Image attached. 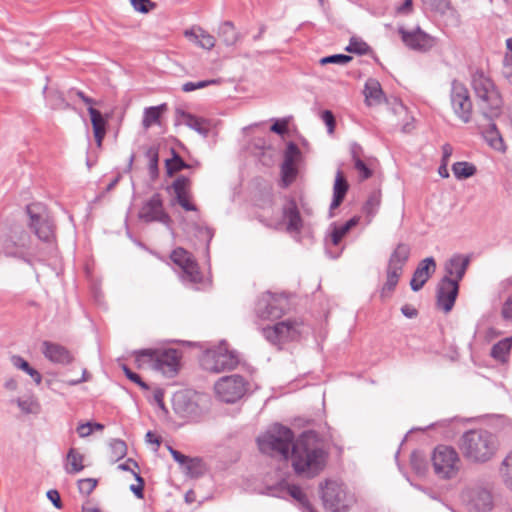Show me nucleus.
I'll list each match as a JSON object with an SVG mask.
<instances>
[{"mask_svg":"<svg viewBox=\"0 0 512 512\" xmlns=\"http://www.w3.org/2000/svg\"><path fill=\"white\" fill-rule=\"evenodd\" d=\"M326 453L314 432H305L295 441L291 451V461L298 475L312 478L323 470Z\"/></svg>","mask_w":512,"mask_h":512,"instance_id":"1","label":"nucleus"},{"mask_svg":"<svg viewBox=\"0 0 512 512\" xmlns=\"http://www.w3.org/2000/svg\"><path fill=\"white\" fill-rule=\"evenodd\" d=\"M497 437L484 429L466 431L460 438L459 448L463 457L475 464L490 461L498 450Z\"/></svg>","mask_w":512,"mask_h":512,"instance_id":"2","label":"nucleus"},{"mask_svg":"<svg viewBox=\"0 0 512 512\" xmlns=\"http://www.w3.org/2000/svg\"><path fill=\"white\" fill-rule=\"evenodd\" d=\"M472 87L481 114L489 120L497 118L501 114L503 100L494 82L482 71H477L472 77Z\"/></svg>","mask_w":512,"mask_h":512,"instance_id":"3","label":"nucleus"},{"mask_svg":"<svg viewBox=\"0 0 512 512\" xmlns=\"http://www.w3.org/2000/svg\"><path fill=\"white\" fill-rule=\"evenodd\" d=\"M0 252L6 257L32 265L34 251L29 233L22 227H13L8 232L0 231Z\"/></svg>","mask_w":512,"mask_h":512,"instance_id":"4","label":"nucleus"},{"mask_svg":"<svg viewBox=\"0 0 512 512\" xmlns=\"http://www.w3.org/2000/svg\"><path fill=\"white\" fill-rule=\"evenodd\" d=\"M257 443L262 453L287 459L295 443L294 434L290 428L276 424L259 436Z\"/></svg>","mask_w":512,"mask_h":512,"instance_id":"5","label":"nucleus"},{"mask_svg":"<svg viewBox=\"0 0 512 512\" xmlns=\"http://www.w3.org/2000/svg\"><path fill=\"white\" fill-rule=\"evenodd\" d=\"M174 412L188 420L199 419L206 411L208 397L192 390L178 391L172 399Z\"/></svg>","mask_w":512,"mask_h":512,"instance_id":"6","label":"nucleus"},{"mask_svg":"<svg viewBox=\"0 0 512 512\" xmlns=\"http://www.w3.org/2000/svg\"><path fill=\"white\" fill-rule=\"evenodd\" d=\"M431 461L436 476L444 480L455 478L461 468V459L451 446H437L432 453Z\"/></svg>","mask_w":512,"mask_h":512,"instance_id":"7","label":"nucleus"},{"mask_svg":"<svg viewBox=\"0 0 512 512\" xmlns=\"http://www.w3.org/2000/svg\"><path fill=\"white\" fill-rule=\"evenodd\" d=\"M238 363V355L228 348L225 341H222L216 347L207 349L201 358L202 367L214 373L232 370Z\"/></svg>","mask_w":512,"mask_h":512,"instance_id":"8","label":"nucleus"},{"mask_svg":"<svg viewBox=\"0 0 512 512\" xmlns=\"http://www.w3.org/2000/svg\"><path fill=\"white\" fill-rule=\"evenodd\" d=\"M138 361L147 358L155 370L162 374L173 377L179 368L180 355L176 349H143L136 352Z\"/></svg>","mask_w":512,"mask_h":512,"instance_id":"9","label":"nucleus"},{"mask_svg":"<svg viewBox=\"0 0 512 512\" xmlns=\"http://www.w3.org/2000/svg\"><path fill=\"white\" fill-rule=\"evenodd\" d=\"M29 217V226L36 236L45 242L54 239V223L47 210L41 203H32L26 207Z\"/></svg>","mask_w":512,"mask_h":512,"instance_id":"10","label":"nucleus"},{"mask_svg":"<svg viewBox=\"0 0 512 512\" xmlns=\"http://www.w3.org/2000/svg\"><path fill=\"white\" fill-rule=\"evenodd\" d=\"M321 489L323 505L330 512H346L354 502V497L347 493L343 484L327 481Z\"/></svg>","mask_w":512,"mask_h":512,"instance_id":"11","label":"nucleus"},{"mask_svg":"<svg viewBox=\"0 0 512 512\" xmlns=\"http://www.w3.org/2000/svg\"><path fill=\"white\" fill-rule=\"evenodd\" d=\"M288 308L287 299L270 292L263 293L255 307L256 316L262 320H276L284 315Z\"/></svg>","mask_w":512,"mask_h":512,"instance_id":"12","label":"nucleus"},{"mask_svg":"<svg viewBox=\"0 0 512 512\" xmlns=\"http://www.w3.org/2000/svg\"><path fill=\"white\" fill-rule=\"evenodd\" d=\"M300 323L294 320H285L274 326L262 329L264 338L271 344L280 347L282 344L297 339L300 335Z\"/></svg>","mask_w":512,"mask_h":512,"instance_id":"13","label":"nucleus"},{"mask_svg":"<svg viewBox=\"0 0 512 512\" xmlns=\"http://www.w3.org/2000/svg\"><path fill=\"white\" fill-rule=\"evenodd\" d=\"M246 390V382L238 374L222 377L215 384L218 398L226 403L236 402L245 394Z\"/></svg>","mask_w":512,"mask_h":512,"instance_id":"14","label":"nucleus"},{"mask_svg":"<svg viewBox=\"0 0 512 512\" xmlns=\"http://www.w3.org/2000/svg\"><path fill=\"white\" fill-rule=\"evenodd\" d=\"M262 222L264 223V221ZM265 225L276 230L285 226L288 233H300L303 228V220L296 201L288 199L282 207V218L277 221L265 222Z\"/></svg>","mask_w":512,"mask_h":512,"instance_id":"15","label":"nucleus"},{"mask_svg":"<svg viewBox=\"0 0 512 512\" xmlns=\"http://www.w3.org/2000/svg\"><path fill=\"white\" fill-rule=\"evenodd\" d=\"M450 101L455 115L463 122L469 123L472 119V101L468 89L460 82L453 81Z\"/></svg>","mask_w":512,"mask_h":512,"instance_id":"16","label":"nucleus"},{"mask_svg":"<svg viewBox=\"0 0 512 512\" xmlns=\"http://www.w3.org/2000/svg\"><path fill=\"white\" fill-rule=\"evenodd\" d=\"M139 219L146 223L159 222L166 226L171 223V217L165 211L163 199L159 193L153 194L143 205L138 213Z\"/></svg>","mask_w":512,"mask_h":512,"instance_id":"17","label":"nucleus"},{"mask_svg":"<svg viewBox=\"0 0 512 512\" xmlns=\"http://www.w3.org/2000/svg\"><path fill=\"white\" fill-rule=\"evenodd\" d=\"M171 260L182 270V279L191 283H198L202 276L193 256L185 249L179 247L171 253Z\"/></svg>","mask_w":512,"mask_h":512,"instance_id":"18","label":"nucleus"},{"mask_svg":"<svg viewBox=\"0 0 512 512\" xmlns=\"http://www.w3.org/2000/svg\"><path fill=\"white\" fill-rule=\"evenodd\" d=\"M459 291V283L449 276H444L437 287V306L445 313L452 310Z\"/></svg>","mask_w":512,"mask_h":512,"instance_id":"19","label":"nucleus"},{"mask_svg":"<svg viewBox=\"0 0 512 512\" xmlns=\"http://www.w3.org/2000/svg\"><path fill=\"white\" fill-rule=\"evenodd\" d=\"M404 44L416 51H427L433 46V39L419 27L413 31H407L403 27L398 30Z\"/></svg>","mask_w":512,"mask_h":512,"instance_id":"20","label":"nucleus"},{"mask_svg":"<svg viewBox=\"0 0 512 512\" xmlns=\"http://www.w3.org/2000/svg\"><path fill=\"white\" fill-rule=\"evenodd\" d=\"M300 154V150L296 144L290 142L284 153V161L281 165V174L283 186H289L295 179L297 169L295 167V161Z\"/></svg>","mask_w":512,"mask_h":512,"instance_id":"21","label":"nucleus"},{"mask_svg":"<svg viewBox=\"0 0 512 512\" xmlns=\"http://www.w3.org/2000/svg\"><path fill=\"white\" fill-rule=\"evenodd\" d=\"M41 351L46 359L55 364L68 365L73 361L71 352L63 345L55 342H42Z\"/></svg>","mask_w":512,"mask_h":512,"instance_id":"22","label":"nucleus"},{"mask_svg":"<svg viewBox=\"0 0 512 512\" xmlns=\"http://www.w3.org/2000/svg\"><path fill=\"white\" fill-rule=\"evenodd\" d=\"M466 497L469 508L475 512H489L493 507L492 494L485 488L470 489Z\"/></svg>","mask_w":512,"mask_h":512,"instance_id":"23","label":"nucleus"},{"mask_svg":"<svg viewBox=\"0 0 512 512\" xmlns=\"http://www.w3.org/2000/svg\"><path fill=\"white\" fill-rule=\"evenodd\" d=\"M191 181L188 177L179 176L173 184L172 189L175 193V201L186 211H196V206L190 201Z\"/></svg>","mask_w":512,"mask_h":512,"instance_id":"24","label":"nucleus"},{"mask_svg":"<svg viewBox=\"0 0 512 512\" xmlns=\"http://www.w3.org/2000/svg\"><path fill=\"white\" fill-rule=\"evenodd\" d=\"M436 271V262L433 257H427L420 261L412 279L410 286L413 291H419Z\"/></svg>","mask_w":512,"mask_h":512,"instance_id":"25","label":"nucleus"},{"mask_svg":"<svg viewBox=\"0 0 512 512\" xmlns=\"http://www.w3.org/2000/svg\"><path fill=\"white\" fill-rule=\"evenodd\" d=\"M469 263V256L462 254H454L445 263V276H449L450 278H452V280H457V283H459L460 280H462V278L464 277Z\"/></svg>","mask_w":512,"mask_h":512,"instance_id":"26","label":"nucleus"},{"mask_svg":"<svg viewBox=\"0 0 512 512\" xmlns=\"http://www.w3.org/2000/svg\"><path fill=\"white\" fill-rule=\"evenodd\" d=\"M176 116L178 122L185 124L204 137L208 136L210 132V123L208 120L196 117L182 109L176 110Z\"/></svg>","mask_w":512,"mask_h":512,"instance_id":"27","label":"nucleus"},{"mask_svg":"<svg viewBox=\"0 0 512 512\" xmlns=\"http://www.w3.org/2000/svg\"><path fill=\"white\" fill-rule=\"evenodd\" d=\"M88 113L91 118L95 141L97 146L101 147L102 141L106 135L108 117H104L99 110L93 107H88Z\"/></svg>","mask_w":512,"mask_h":512,"instance_id":"28","label":"nucleus"},{"mask_svg":"<svg viewBox=\"0 0 512 512\" xmlns=\"http://www.w3.org/2000/svg\"><path fill=\"white\" fill-rule=\"evenodd\" d=\"M349 185L345 179L342 171L339 169L336 173L335 182L333 186V199L330 204V210L336 209L342 203L348 191Z\"/></svg>","mask_w":512,"mask_h":512,"instance_id":"29","label":"nucleus"},{"mask_svg":"<svg viewBox=\"0 0 512 512\" xmlns=\"http://www.w3.org/2000/svg\"><path fill=\"white\" fill-rule=\"evenodd\" d=\"M410 256V247L407 244L399 243L390 255L388 266L403 272V268Z\"/></svg>","mask_w":512,"mask_h":512,"instance_id":"30","label":"nucleus"},{"mask_svg":"<svg viewBox=\"0 0 512 512\" xmlns=\"http://www.w3.org/2000/svg\"><path fill=\"white\" fill-rule=\"evenodd\" d=\"M185 36L194 40L201 48L207 50H211L216 43L215 37L200 27L186 31Z\"/></svg>","mask_w":512,"mask_h":512,"instance_id":"31","label":"nucleus"},{"mask_svg":"<svg viewBox=\"0 0 512 512\" xmlns=\"http://www.w3.org/2000/svg\"><path fill=\"white\" fill-rule=\"evenodd\" d=\"M9 403L16 404L25 415L38 414L40 411L39 403L32 396L12 398Z\"/></svg>","mask_w":512,"mask_h":512,"instance_id":"32","label":"nucleus"},{"mask_svg":"<svg viewBox=\"0 0 512 512\" xmlns=\"http://www.w3.org/2000/svg\"><path fill=\"white\" fill-rule=\"evenodd\" d=\"M512 347V336L502 339L491 348L490 355L499 362H506Z\"/></svg>","mask_w":512,"mask_h":512,"instance_id":"33","label":"nucleus"},{"mask_svg":"<svg viewBox=\"0 0 512 512\" xmlns=\"http://www.w3.org/2000/svg\"><path fill=\"white\" fill-rule=\"evenodd\" d=\"M359 218L353 217L344 223L341 226H337L335 224L332 225V231L330 234L331 242L333 245H338L342 238L354 227L358 224Z\"/></svg>","mask_w":512,"mask_h":512,"instance_id":"34","label":"nucleus"},{"mask_svg":"<svg viewBox=\"0 0 512 512\" xmlns=\"http://www.w3.org/2000/svg\"><path fill=\"white\" fill-rule=\"evenodd\" d=\"M218 35L227 46H232L239 40V33L231 21H225L219 26Z\"/></svg>","mask_w":512,"mask_h":512,"instance_id":"35","label":"nucleus"},{"mask_svg":"<svg viewBox=\"0 0 512 512\" xmlns=\"http://www.w3.org/2000/svg\"><path fill=\"white\" fill-rule=\"evenodd\" d=\"M403 272L387 267L386 269V282L381 290V298L389 297L398 284L399 278Z\"/></svg>","mask_w":512,"mask_h":512,"instance_id":"36","label":"nucleus"},{"mask_svg":"<svg viewBox=\"0 0 512 512\" xmlns=\"http://www.w3.org/2000/svg\"><path fill=\"white\" fill-rule=\"evenodd\" d=\"M487 143L497 151H504L505 146L503 139L494 123H490L488 128L483 132Z\"/></svg>","mask_w":512,"mask_h":512,"instance_id":"37","label":"nucleus"},{"mask_svg":"<svg viewBox=\"0 0 512 512\" xmlns=\"http://www.w3.org/2000/svg\"><path fill=\"white\" fill-rule=\"evenodd\" d=\"M66 472L69 474H75L83 470V455L77 452L74 448H71L67 454Z\"/></svg>","mask_w":512,"mask_h":512,"instance_id":"38","label":"nucleus"},{"mask_svg":"<svg viewBox=\"0 0 512 512\" xmlns=\"http://www.w3.org/2000/svg\"><path fill=\"white\" fill-rule=\"evenodd\" d=\"M166 108L165 104L148 107L144 110L142 125L145 129L159 122L161 112Z\"/></svg>","mask_w":512,"mask_h":512,"instance_id":"39","label":"nucleus"},{"mask_svg":"<svg viewBox=\"0 0 512 512\" xmlns=\"http://www.w3.org/2000/svg\"><path fill=\"white\" fill-rule=\"evenodd\" d=\"M145 156L148 160V171L152 179H156L159 175V150L156 146H150L145 152Z\"/></svg>","mask_w":512,"mask_h":512,"instance_id":"40","label":"nucleus"},{"mask_svg":"<svg viewBox=\"0 0 512 512\" xmlns=\"http://www.w3.org/2000/svg\"><path fill=\"white\" fill-rule=\"evenodd\" d=\"M452 171L457 179H467L475 175L477 169L472 163L461 161L452 165Z\"/></svg>","mask_w":512,"mask_h":512,"instance_id":"41","label":"nucleus"},{"mask_svg":"<svg viewBox=\"0 0 512 512\" xmlns=\"http://www.w3.org/2000/svg\"><path fill=\"white\" fill-rule=\"evenodd\" d=\"M364 94L367 101L380 102L383 96L380 83L375 79H368L365 84Z\"/></svg>","mask_w":512,"mask_h":512,"instance_id":"42","label":"nucleus"},{"mask_svg":"<svg viewBox=\"0 0 512 512\" xmlns=\"http://www.w3.org/2000/svg\"><path fill=\"white\" fill-rule=\"evenodd\" d=\"M183 472L193 478L199 477L203 474L204 466L200 458H188L187 462L181 468Z\"/></svg>","mask_w":512,"mask_h":512,"instance_id":"43","label":"nucleus"},{"mask_svg":"<svg viewBox=\"0 0 512 512\" xmlns=\"http://www.w3.org/2000/svg\"><path fill=\"white\" fill-rule=\"evenodd\" d=\"M499 472L504 484L512 490V451L503 459Z\"/></svg>","mask_w":512,"mask_h":512,"instance_id":"44","label":"nucleus"},{"mask_svg":"<svg viewBox=\"0 0 512 512\" xmlns=\"http://www.w3.org/2000/svg\"><path fill=\"white\" fill-rule=\"evenodd\" d=\"M165 167L167 174L169 176H172L174 173L182 169L188 168L189 165L186 162H184V160L179 155L174 153L173 158L167 159L165 161Z\"/></svg>","mask_w":512,"mask_h":512,"instance_id":"45","label":"nucleus"},{"mask_svg":"<svg viewBox=\"0 0 512 512\" xmlns=\"http://www.w3.org/2000/svg\"><path fill=\"white\" fill-rule=\"evenodd\" d=\"M381 203V196L380 193L374 192L372 193L369 198L367 199L365 205H364V212L369 216L370 218H373L375 214L377 213V210Z\"/></svg>","mask_w":512,"mask_h":512,"instance_id":"46","label":"nucleus"},{"mask_svg":"<svg viewBox=\"0 0 512 512\" xmlns=\"http://www.w3.org/2000/svg\"><path fill=\"white\" fill-rule=\"evenodd\" d=\"M423 5L431 11L445 14L450 10L449 0H422Z\"/></svg>","mask_w":512,"mask_h":512,"instance_id":"47","label":"nucleus"},{"mask_svg":"<svg viewBox=\"0 0 512 512\" xmlns=\"http://www.w3.org/2000/svg\"><path fill=\"white\" fill-rule=\"evenodd\" d=\"M110 450L113 458H115V460H119L126 455L127 446L123 440L113 439L110 442Z\"/></svg>","mask_w":512,"mask_h":512,"instance_id":"48","label":"nucleus"},{"mask_svg":"<svg viewBox=\"0 0 512 512\" xmlns=\"http://www.w3.org/2000/svg\"><path fill=\"white\" fill-rule=\"evenodd\" d=\"M219 82L220 81L218 79L202 80L198 82H186L182 85V90L184 92H192L197 89H202L210 85L218 84Z\"/></svg>","mask_w":512,"mask_h":512,"instance_id":"49","label":"nucleus"},{"mask_svg":"<svg viewBox=\"0 0 512 512\" xmlns=\"http://www.w3.org/2000/svg\"><path fill=\"white\" fill-rule=\"evenodd\" d=\"M352 60V57L345 54H334L330 56H326L320 59L321 65L326 64H339V65H345L348 62Z\"/></svg>","mask_w":512,"mask_h":512,"instance_id":"50","label":"nucleus"},{"mask_svg":"<svg viewBox=\"0 0 512 512\" xmlns=\"http://www.w3.org/2000/svg\"><path fill=\"white\" fill-rule=\"evenodd\" d=\"M288 493L292 498L301 503L304 506L305 512H307V505L310 504L308 503L306 494L303 492V490L299 486L290 485L288 486Z\"/></svg>","mask_w":512,"mask_h":512,"instance_id":"51","label":"nucleus"},{"mask_svg":"<svg viewBox=\"0 0 512 512\" xmlns=\"http://www.w3.org/2000/svg\"><path fill=\"white\" fill-rule=\"evenodd\" d=\"M368 50H369V46L365 42L355 39V38H352L350 40L349 45L346 47V51L351 52V53H356L359 55L366 54L368 52Z\"/></svg>","mask_w":512,"mask_h":512,"instance_id":"52","label":"nucleus"},{"mask_svg":"<svg viewBox=\"0 0 512 512\" xmlns=\"http://www.w3.org/2000/svg\"><path fill=\"white\" fill-rule=\"evenodd\" d=\"M97 480L94 478H85L78 481V489L81 494L89 495L95 489Z\"/></svg>","mask_w":512,"mask_h":512,"instance_id":"53","label":"nucleus"},{"mask_svg":"<svg viewBox=\"0 0 512 512\" xmlns=\"http://www.w3.org/2000/svg\"><path fill=\"white\" fill-rule=\"evenodd\" d=\"M131 5L141 13H148L155 6L150 0H131Z\"/></svg>","mask_w":512,"mask_h":512,"instance_id":"54","label":"nucleus"},{"mask_svg":"<svg viewBox=\"0 0 512 512\" xmlns=\"http://www.w3.org/2000/svg\"><path fill=\"white\" fill-rule=\"evenodd\" d=\"M123 371L128 379L139 385L142 389H149V386L144 381H142L141 377L137 373L131 371L126 365L123 366Z\"/></svg>","mask_w":512,"mask_h":512,"instance_id":"55","label":"nucleus"},{"mask_svg":"<svg viewBox=\"0 0 512 512\" xmlns=\"http://www.w3.org/2000/svg\"><path fill=\"white\" fill-rule=\"evenodd\" d=\"M501 316L506 321H512V294L504 301L501 308Z\"/></svg>","mask_w":512,"mask_h":512,"instance_id":"56","label":"nucleus"},{"mask_svg":"<svg viewBox=\"0 0 512 512\" xmlns=\"http://www.w3.org/2000/svg\"><path fill=\"white\" fill-rule=\"evenodd\" d=\"M322 120L327 126V130L329 134H332L335 129V117L330 110H325L321 115Z\"/></svg>","mask_w":512,"mask_h":512,"instance_id":"57","label":"nucleus"},{"mask_svg":"<svg viewBox=\"0 0 512 512\" xmlns=\"http://www.w3.org/2000/svg\"><path fill=\"white\" fill-rule=\"evenodd\" d=\"M133 474L135 476V479L138 481V485L132 484L130 486V490L135 494V496L137 498L142 499L143 498L144 481L138 473L133 472Z\"/></svg>","mask_w":512,"mask_h":512,"instance_id":"58","label":"nucleus"},{"mask_svg":"<svg viewBox=\"0 0 512 512\" xmlns=\"http://www.w3.org/2000/svg\"><path fill=\"white\" fill-rule=\"evenodd\" d=\"M356 170H358L363 179H368L372 175V171L367 167V165L361 160V158H357L354 162Z\"/></svg>","mask_w":512,"mask_h":512,"instance_id":"59","label":"nucleus"},{"mask_svg":"<svg viewBox=\"0 0 512 512\" xmlns=\"http://www.w3.org/2000/svg\"><path fill=\"white\" fill-rule=\"evenodd\" d=\"M11 362L15 368L23 370L25 372H27L31 368L29 363L25 359H23L21 356H16V355L12 356Z\"/></svg>","mask_w":512,"mask_h":512,"instance_id":"60","label":"nucleus"},{"mask_svg":"<svg viewBox=\"0 0 512 512\" xmlns=\"http://www.w3.org/2000/svg\"><path fill=\"white\" fill-rule=\"evenodd\" d=\"M169 451H170V454L171 456L173 457V459L180 465V467L182 468L184 466V464L187 462L188 460V456H185L184 454H182L181 452L173 449L172 447H169Z\"/></svg>","mask_w":512,"mask_h":512,"instance_id":"61","label":"nucleus"},{"mask_svg":"<svg viewBox=\"0 0 512 512\" xmlns=\"http://www.w3.org/2000/svg\"><path fill=\"white\" fill-rule=\"evenodd\" d=\"M47 498L53 503V505L60 509L62 507L60 494L57 490H49L47 492Z\"/></svg>","mask_w":512,"mask_h":512,"instance_id":"62","label":"nucleus"},{"mask_svg":"<svg viewBox=\"0 0 512 512\" xmlns=\"http://www.w3.org/2000/svg\"><path fill=\"white\" fill-rule=\"evenodd\" d=\"M77 432L79 436L82 438L89 436L92 433V423L87 422L84 424H80L77 427Z\"/></svg>","mask_w":512,"mask_h":512,"instance_id":"63","label":"nucleus"},{"mask_svg":"<svg viewBox=\"0 0 512 512\" xmlns=\"http://www.w3.org/2000/svg\"><path fill=\"white\" fill-rule=\"evenodd\" d=\"M271 131L274 133H277L279 135L284 134L287 131V123L285 121L283 122H275L271 126Z\"/></svg>","mask_w":512,"mask_h":512,"instance_id":"64","label":"nucleus"}]
</instances>
